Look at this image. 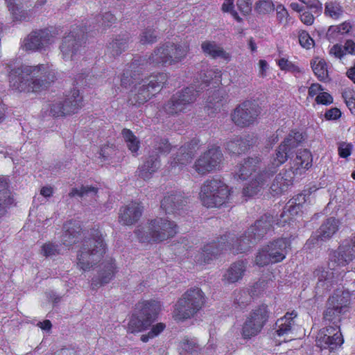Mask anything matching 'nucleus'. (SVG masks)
<instances>
[{
    "mask_svg": "<svg viewBox=\"0 0 355 355\" xmlns=\"http://www.w3.org/2000/svg\"><path fill=\"white\" fill-rule=\"evenodd\" d=\"M302 133L292 130L279 145L275 154L270 158L267 168L260 171L261 159L259 157H248L239 164L234 171V178L245 180L254 174L252 179L243 188V193L251 197L258 193L268 182L278 168L287 161L295 149L302 141Z\"/></svg>",
    "mask_w": 355,
    "mask_h": 355,
    "instance_id": "1",
    "label": "nucleus"
},
{
    "mask_svg": "<svg viewBox=\"0 0 355 355\" xmlns=\"http://www.w3.org/2000/svg\"><path fill=\"white\" fill-rule=\"evenodd\" d=\"M273 223V217L270 214H265L239 237L235 238L230 233L224 234L217 243L212 242L205 245L202 252L196 256V261L200 264L209 263L227 249L232 250L234 253H244L272 230Z\"/></svg>",
    "mask_w": 355,
    "mask_h": 355,
    "instance_id": "2",
    "label": "nucleus"
},
{
    "mask_svg": "<svg viewBox=\"0 0 355 355\" xmlns=\"http://www.w3.org/2000/svg\"><path fill=\"white\" fill-rule=\"evenodd\" d=\"M355 259V237L350 241H344L334 252L329 263V269L318 268L314 272L318 282L315 286V294L322 296L339 281L338 275L336 272V266H345Z\"/></svg>",
    "mask_w": 355,
    "mask_h": 355,
    "instance_id": "3",
    "label": "nucleus"
},
{
    "mask_svg": "<svg viewBox=\"0 0 355 355\" xmlns=\"http://www.w3.org/2000/svg\"><path fill=\"white\" fill-rule=\"evenodd\" d=\"M49 67L46 64L34 66L21 65L9 72V80L12 89L19 92H38L50 84Z\"/></svg>",
    "mask_w": 355,
    "mask_h": 355,
    "instance_id": "4",
    "label": "nucleus"
},
{
    "mask_svg": "<svg viewBox=\"0 0 355 355\" xmlns=\"http://www.w3.org/2000/svg\"><path fill=\"white\" fill-rule=\"evenodd\" d=\"M106 250L103 234L98 230H92L77 255V265L83 271L90 270L103 258Z\"/></svg>",
    "mask_w": 355,
    "mask_h": 355,
    "instance_id": "5",
    "label": "nucleus"
},
{
    "mask_svg": "<svg viewBox=\"0 0 355 355\" xmlns=\"http://www.w3.org/2000/svg\"><path fill=\"white\" fill-rule=\"evenodd\" d=\"M178 232V226L166 218L149 220L135 232L138 239L143 243H159L173 237Z\"/></svg>",
    "mask_w": 355,
    "mask_h": 355,
    "instance_id": "6",
    "label": "nucleus"
},
{
    "mask_svg": "<svg viewBox=\"0 0 355 355\" xmlns=\"http://www.w3.org/2000/svg\"><path fill=\"white\" fill-rule=\"evenodd\" d=\"M230 191L229 187L220 178H214L204 182L199 197L205 207H219L228 202Z\"/></svg>",
    "mask_w": 355,
    "mask_h": 355,
    "instance_id": "7",
    "label": "nucleus"
},
{
    "mask_svg": "<svg viewBox=\"0 0 355 355\" xmlns=\"http://www.w3.org/2000/svg\"><path fill=\"white\" fill-rule=\"evenodd\" d=\"M189 47L186 44L165 42L157 46L148 57V62L154 66L175 65L187 57Z\"/></svg>",
    "mask_w": 355,
    "mask_h": 355,
    "instance_id": "8",
    "label": "nucleus"
},
{
    "mask_svg": "<svg viewBox=\"0 0 355 355\" xmlns=\"http://www.w3.org/2000/svg\"><path fill=\"white\" fill-rule=\"evenodd\" d=\"M205 297L199 288L188 290L177 302L173 311L176 320H183L193 317L205 304Z\"/></svg>",
    "mask_w": 355,
    "mask_h": 355,
    "instance_id": "9",
    "label": "nucleus"
},
{
    "mask_svg": "<svg viewBox=\"0 0 355 355\" xmlns=\"http://www.w3.org/2000/svg\"><path fill=\"white\" fill-rule=\"evenodd\" d=\"M291 249L290 238H279L261 248L256 257L255 263L264 266L282 261Z\"/></svg>",
    "mask_w": 355,
    "mask_h": 355,
    "instance_id": "10",
    "label": "nucleus"
},
{
    "mask_svg": "<svg viewBox=\"0 0 355 355\" xmlns=\"http://www.w3.org/2000/svg\"><path fill=\"white\" fill-rule=\"evenodd\" d=\"M168 76L166 73H159L144 78H141L134 86L130 101L133 105L144 104L159 90L166 83Z\"/></svg>",
    "mask_w": 355,
    "mask_h": 355,
    "instance_id": "11",
    "label": "nucleus"
},
{
    "mask_svg": "<svg viewBox=\"0 0 355 355\" xmlns=\"http://www.w3.org/2000/svg\"><path fill=\"white\" fill-rule=\"evenodd\" d=\"M158 305L155 302L144 301L136 305L128 325V331L138 333L146 330L155 320Z\"/></svg>",
    "mask_w": 355,
    "mask_h": 355,
    "instance_id": "12",
    "label": "nucleus"
},
{
    "mask_svg": "<svg viewBox=\"0 0 355 355\" xmlns=\"http://www.w3.org/2000/svg\"><path fill=\"white\" fill-rule=\"evenodd\" d=\"M85 31L78 27L73 28L64 35L60 45L62 58L67 61H77L85 52Z\"/></svg>",
    "mask_w": 355,
    "mask_h": 355,
    "instance_id": "13",
    "label": "nucleus"
},
{
    "mask_svg": "<svg viewBox=\"0 0 355 355\" xmlns=\"http://www.w3.org/2000/svg\"><path fill=\"white\" fill-rule=\"evenodd\" d=\"M198 92L193 87H187L173 94L164 105V110L168 114H178L189 110L196 101Z\"/></svg>",
    "mask_w": 355,
    "mask_h": 355,
    "instance_id": "14",
    "label": "nucleus"
},
{
    "mask_svg": "<svg viewBox=\"0 0 355 355\" xmlns=\"http://www.w3.org/2000/svg\"><path fill=\"white\" fill-rule=\"evenodd\" d=\"M268 307L261 305L253 309L247 317L241 329L242 337L251 338L259 334L268 320Z\"/></svg>",
    "mask_w": 355,
    "mask_h": 355,
    "instance_id": "15",
    "label": "nucleus"
},
{
    "mask_svg": "<svg viewBox=\"0 0 355 355\" xmlns=\"http://www.w3.org/2000/svg\"><path fill=\"white\" fill-rule=\"evenodd\" d=\"M223 161V155L220 148L213 146L196 160L193 167L196 173L205 175L220 170Z\"/></svg>",
    "mask_w": 355,
    "mask_h": 355,
    "instance_id": "16",
    "label": "nucleus"
},
{
    "mask_svg": "<svg viewBox=\"0 0 355 355\" xmlns=\"http://www.w3.org/2000/svg\"><path fill=\"white\" fill-rule=\"evenodd\" d=\"M260 113L261 108L258 104L245 101L234 110L231 119L236 125L244 128L254 124Z\"/></svg>",
    "mask_w": 355,
    "mask_h": 355,
    "instance_id": "17",
    "label": "nucleus"
},
{
    "mask_svg": "<svg viewBox=\"0 0 355 355\" xmlns=\"http://www.w3.org/2000/svg\"><path fill=\"white\" fill-rule=\"evenodd\" d=\"M82 99L79 91L73 89L64 101L55 102L51 104L50 113L55 117L74 114L82 107Z\"/></svg>",
    "mask_w": 355,
    "mask_h": 355,
    "instance_id": "18",
    "label": "nucleus"
},
{
    "mask_svg": "<svg viewBox=\"0 0 355 355\" xmlns=\"http://www.w3.org/2000/svg\"><path fill=\"white\" fill-rule=\"evenodd\" d=\"M55 41V37L49 29H40L31 32L24 41L26 51H43Z\"/></svg>",
    "mask_w": 355,
    "mask_h": 355,
    "instance_id": "19",
    "label": "nucleus"
},
{
    "mask_svg": "<svg viewBox=\"0 0 355 355\" xmlns=\"http://www.w3.org/2000/svg\"><path fill=\"white\" fill-rule=\"evenodd\" d=\"M306 201V195L303 193H300L291 199L281 214L277 224L279 226H284L286 223H290V221L293 219L294 216L298 215L302 211Z\"/></svg>",
    "mask_w": 355,
    "mask_h": 355,
    "instance_id": "20",
    "label": "nucleus"
},
{
    "mask_svg": "<svg viewBox=\"0 0 355 355\" xmlns=\"http://www.w3.org/2000/svg\"><path fill=\"white\" fill-rule=\"evenodd\" d=\"M187 202L188 199L184 196L182 192L171 191L167 192L164 196L161 201V208L166 214H179V211Z\"/></svg>",
    "mask_w": 355,
    "mask_h": 355,
    "instance_id": "21",
    "label": "nucleus"
},
{
    "mask_svg": "<svg viewBox=\"0 0 355 355\" xmlns=\"http://www.w3.org/2000/svg\"><path fill=\"white\" fill-rule=\"evenodd\" d=\"M313 157L311 152L306 149L297 153L295 158L290 162L289 171L295 178L303 175L312 166Z\"/></svg>",
    "mask_w": 355,
    "mask_h": 355,
    "instance_id": "22",
    "label": "nucleus"
},
{
    "mask_svg": "<svg viewBox=\"0 0 355 355\" xmlns=\"http://www.w3.org/2000/svg\"><path fill=\"white\" fill-rule=\"evenodd\" d=\"M297 315V313L293 311L286 313L284 317L279 318L275 322L276 334L279 337H288L292 339L295 336L294 331L297 327L295 321Z\"/></svg>",
    "mask_w": 355,
    "mask_h": 355,
    "instance_id": "23",
    "label": "nucleus"
},
{
    "mask_svg": "<svg viewBox=\"0 0 355 355\" xmlns=\"http://www.w3.org/2000/svg\"><path fill=\"white\" fill-rule=\"evenodd\" d=\"M143 208L139 203L132 202L122 207L119 211V220L125 225H132L141 218Z\"/></svg>",
    "mask_w": 355,
    "mask_h": 355,
    "instance_id": "24",
    "label": "nucleus"
},
{
    "mask_svg": "<svg viewBox=\"0 0 355 355\" xmlns=\"http://www.w3.org/2000/svg\"><path fill=\"white\" fill-rule=\"evenodd\" d=\"M247 268V263L239 261L231 264L223 276V280L227 284H234L241 280Z\"/></svg>",
    "mask_w": 355,
    "mask_h": 355,
    "instance_id": "25",
    "label": "nucleus"
},
{
    "mask_svg": "<svg viewBox=\"0 0 355 355\" xmlns=\"http://www.w3.org/2000/svg\"><path fill=\"white\" fill-rule=\"evenodd\" d=\"M295 178L289 170H286L284 173H279L276 175L270 186L272 195H279L286 191L288 187L293 184Z\"/></svg>",
    "mask_w": 355,
    "mask_h": 355,
    "instance_id": "26",
    "label": "nucleus"
},
{
    "mask_svg": "<svg viewBox=\"0 0 355 355\" xmlns=\"http://www.w3.org/2000/svg\"><path fill=\"white\" fill-rule=\"evenodd\" d=\"M64 233L61 241L66 246H70L78 241L80 234V225L78 221H68L64 225Z\"/></svg>",
    "mask_w": 355,
    "mask_h": 355,
    "instance_id": "27",
    "label": "nucleus"
},
{
    "mask_svg": "<svg viewBox=\"0 0 355 355\" xmlns=\"http://www.w3.org/2000/svg\"><path fill=\"white\" fill-rule=\"evenodd\" d=\"M115 274V265L113 262L105 265L102 270L92 279L91 286L95 289L105 284H108L114 277Z\"/></svg>",
    "mask_w": 355,
    "mask_h": 355,
    "instance_id": "28",
    "label": "nucleus"
},
{
    "mask_svg": "<svg viewBox=\"0 0 355 355\" xmlns=\"http://www.w3.org/2000/svg\"><path fill=\"white\" fill-rule=\"evenodd\" d=\"M350 300V293L348 291L338 288L333 295L329 297L328 302L329 304L334 306L339 311L341 310L346 313L349 310Z\"/></svg>",
    "mask_w": 355,
    "mask_h": 355,
    "instance_id": "29",
    "label": "nucleus"
},
{
    "mask_svg": "<svg viewBox=\"0 0 355 355\" xmlns=\"http://www.w3.org/2000/svg\"><path fill=\"white\" fill-rule=\"evenodd\" d=\"M159 167L160 162L158 155L156 153L153 154L139 167L137 171L138 175L144 180H148L151 178L152 174L157 171Z\"/></svg>",
    "mask_w": 355,
    "mask_h": 355,
    "instance_id": "30",
    "label": "nucleus"
},
{
    "mask_svg": "<svg viewBox=\"0 0 355 355\" xmlns=\"http://www.w3.org/2000/svg\"><path fill=\"white\" fill-rule=\"evenodd\" d=\"M6 1L13 21H26L31 17V15L23 9L21 0H6Z\"/></svg>",
    "mask_w": 355,
    "mask_h": 355,
    "instance_id": "31",
    "label": "nucleus"
},
{
    "mask_svg": "<svg viewBox=\"0 0 355 355\" xmlns=\"http://www.w3.org/2000/svg\"><path fill=\"white\" fill-rule=\"evenodd\" d=\"M202 51L211 57L212 58H220L225 60H230V55L229 53L224 51V49L216 44L214 42L205 41L201 44Z\"/></svg>",
    "mask_w": 355,
    "mask_h": 355,
    "instance_id": "32",
    "label": "nucleus"
},
{
    "mask_svg": "<svg viewBox=\"0 0 355 355\" xmlns=\"http://www.w3.org/2000/svg\"><path fill=\"white\" fill-rule=\"evenodd\" d=\"M12 204L8 180L0 178V217L3 216L9 205Z\"/></svg>",
    "mask_w": 355,
    "mask_h": 355,
    "instance_id": "33",
    "label": "nucleus"
},
{
    "mask_svg": "<svg viewBox=\"0 0 355 355\" xmlns=\"http://www.w3.org/2000/svg\"><path fill=\"white\" fill-rule=\"evenodd\" d=\"M128 36L125 34L118 35L107 46V52L112 56L119 55L128 47Z\"/></svg>",
    "mask_w": 355,
    "mask_h": 355,
    "instance_id": "34",
    "label": "nucleus"
},
{
    "mask_svg": "<svg viewBox=\"0 0 355 355\" xmlns=\"http://www.w3.org/2000/svg\"><path fill=\"white\" fill-rule=\"evenodd\" d=\"M250 144L249 140L236 137L226 144V149L232 154L240 155L245 153L249 148Z\"/></svg>",
    "mask_w": 355,
    "mask_h": 355,
    "instance_id": "35",
    "label": "nucleus"
},
{
    "mask_svg": "<svg viewBox=\"0 0 355 355\" xmlns=\"http://www.w3.org/2000/svg\"><path fill=\"white\" fill-rule=\"evenodd\" d=\"M338 221L334 218H329L320 226L318 231V239L324 240L330 238L338 230Z\"/></svg>",
    "mask_w": 355,
    "mask_h": 355,
    "instance_id": "36",
    "label": "nucleus"
},
{
    "mask_svg": "<svg viewBox=\"0 0 355 355\" xmlns=\"http://www.w3.org/2000/svg\"><path fill=\"white\" fill-rule=\"evenodd\" d=\"M193 155V151L187 146H181L175 157L171 162L172 168L183 166L189 163Z\"/></svg>",
    "mask_w": 355,
    "mask_h": 355,
    "instance_id": "37",
    "label": "nucleus"
},
{
    "mask_svg": "<svg viewBox=\"0 0 355 355\" xmlns=\"http://www.w3.org/2000/svg\"><path fill=\"white\" fill-rule=\"evenodd\" d=\"M311 67L317 78L320 81H327L329 80L327 64L324 60L315 58L311 62Z\"/></svg>",
    "mask_w": 355,
    "mask_h": 355,
    "instance_id": "38",
    "label": "nucleus"
},
{
    "mask_svg": "<svg viewBox=\"0 0 355 355\" xmlns=\"http://www.w3.org/2000/svg\"><path fill=\"white\" fill-rule=\"evenodd\" d=\"M343 6L338 1H328L324 4V14L334 20L340 19L344 14Z\"/></svg>",
    "mask_w": 355,
    "mask_h": 355,
    "instance_id": "39",
    "label": "nucleus"
},
{
    "mask_svg": "<svg viewBox=\"0 0 355 355\" xmlns=\"http://www.w3.org/2000/svg\"><path fill=\"white\" fill-rule=\"evenodd\" d=\"M98 189L89 185H83L80 189L72 188L69 193L71 198L78 196L83 199H95Z\"/></svg>",
    "mask_w": 355,
    "mask_h": 355,
    "instance_id": "40",
    "label": "nucleus"
},
{
    "mask_svg": "<svg viewBox=\"0 0 355 355\" xmlns=\"http://www.w3.org/2000/svg\"><path fill=\"white\" fill-rule=\"evenodd\" d=\"M121 134L129 150L136 155L140 146V142L137 137L130 130L126 128L122 130Z\"/></svg>",
    "mask_w": 355,
    "mask_h": 355,
    "instance_id": "41",
    "label": "nucleus"
},
{
    "mask_svg": "<svg viewBox=\"0 0 355 355\" xmlns=\"http://www.w3.org/2000/svg\"><path fill=\"white\" fill-rule=\"evenodd\" d=\"M328 330L320 329L316 336V345L321 349L329 348L331 350L336 349L338 345H334L333 340H331L330 336L326 334Z\"/></svg>",
    "mask_w": 355,
    "mask_h": 355,
    "instance_id": "42",
    "label": "nucleus"
},
{
    "mask_svg": "<svg viewBox=\"0 0 355 355\" xmlns=\"http://www.w3.org/2000/svg\"><path fill=\"white\" fill-rule=\"evenodd\" d=\"M96 21L98 22L97 31L103 32L107 28L116 23V18L112 13L106 12L102 15L98 16Z\"/></svg>",
    "mask_w": 355,
    "mask_h": 355,
    "instance_id": "43",
    "label": "nucleus"
},
{
    "mask_svg": "<svg viewBox=\"0 0 355 355\" xmlns=\"http://www.w3.org/2000/svg\"><path fill=\"white\" fill-rule=\"evenodd\" d=\"M276 18L279 24H282L284 27L288 26L293 23V19L290 16L288 10L282 4H279L276 7Z\"/></svg>",
    "mask_w": 355,
    "mask_h": 355,
    "instance_id": "44",
    "label": "nucleus"
},
{
    "mask_svg": "<svg viewBox=\"0 0 355 355\" xmlns=\"http://www.w3.org/2000/svg\"><path fill=\"white\" fill-rule=\"evenodd\" d=\"M275 9V4L271 0H259L254 4V10L259 15L270 14Z\"/></svg>",
    "mask_w": 355,
    "mask_h": 355,
    "instance_id": "45",
    "label": "nucleus"
},
{
    "mask_svg": "<svg viewBox=\"0 0 355 355\" xmlns=\"http://www.w3.org/2000/svg\"><path fill=\"white\" fill-rule=\"evenodd\" d=\"M199 351V347L193 340H185L180 344V355H198Z\"/></svg>",
    "mask_w": 355,
    "mask_h": 355,
    "instance_id": "46",
    "label": "nucleus"
},
{
    "mask_svg": "<svg viewBox=\"0 0 355 355\" xmlns=\"http://www.w3.org/2000/svg\"><path fill=\"white\" fill-rule=\"evenodd\" d=\"M344 313H345V311H339L334 306H331V304H328V306L324 313V319L326 321L333 322L335 324L336 320L340 321V316Z\"/></svg>",
    "mask_w": 355,
    "mask_h": 355,
    "instance_id": "47",
    "label": "nucleus"
},
{
    "mask_svg": "<svg viewBox=\"0 0 355 355\" xmlns=\"http://www.w3.org/2000/svg\"><path fill=\"white\" fill-rule=\"evenodd\" d=\"M322 330H328L326 334L329 335L331 340H333L334 345L340 346L343 343V336L340 331L339 327L337 324L335 326H329L322 329Z\"/></svg>",
    "mask_w": 355,
    "mask_h": 355,
    "instance_id": "48",
    "label": "nucleus"
},
{
    "mask_svg": "<svg viewBox=\"0 0 355 355\" xmlns=\"http://www.w3.org/2000/svg\"><path fill=\"white\" fill-rule=\"evenodd\" d=\"M342 96L352 114L355 115V92L350 88H345L342 92Z\"/></svg>",
    "mask_w": 355,
    "mask_h": 355,
    "instance_id": "49",
    "label": "nucleus"
},
{
    "mask_svg": "<svg viewBox=\"0 0 355 355\" xmlns=\"http://www.w3.org/2000/svg\"><path fill=\"white\" fill-rule=\"evenodd\" d=\"M157 40V34L154 29L147 28L144 29L139 37V41L142 44H153Z\"/></svg>",
    "mask_w": 355,
    "mask_h": 355,
    "instance_id": "50",
    "label": "nucleus"
},
{
    "mask_svg": "<svg viewBox=\"0 0 355 355\" xmlns=\"http://www.w3.org/2000/svg\"><path fill=\"white\" fill-rule=\"evenodd\" d=\"M223 97L220 95V93L219 91H217L214 94V96L211 97V98L208 102V105L207 106V109H212L214 110L212 113L217 112L220 109V107L223 105Z\"/></svg>",
    "mask_w": 355,
    "mask_h": 355,
    "instance_id": "51",
    "label": "nucleus"
},
{
    "mask_svg": "<svg viewBox=\"0 0 355 355\" xmlns=\"http://www.w3.org/2000/svg\"><path fill=\"white\" fill-rule=\"evenodd\" d=\"M140 79L139 73H134L133 75H131L128 71H126L123 73L121 77V85L125 87H127L130 84H134L135 85Z\"/></svg>",
    "mask_w": 355,
    "mask_h": 355,
    "instance_id": "52",
    "label": "nucleus"
},
{
    "mask_svg": "<svg viewBox=\"0 0 355 355\" xmlns=\"http://www.w3.org/2000/svg\"><path fill=\"white\" fill-rule=\"evenodd\" d=\"M60 253L59 246L52 243H46L42 247V254L48 257L57 255Z\"/></svg>",
    "mask_w": 355,
    "mask_h": 355,
    "instance_id": "53",
    "label": "nucleus"
},
{
    "mask_svg": "<svg viewBox=\"0 0 355 355\" xmlns=\"http://www.w3.org/2000/svg\"><path fill=\"white\" fill-rule=\"evenodd\" d=\"M298 37L299 42L303 48L309 49L313 46L314 41L306 31H300Z\"/></svg>",
    "mask_w": 355,
    "mask_h": 355,
    "instance_id": "54",
    "label": "nucleus"
},
{
    "mask_svg": "<svg viewBox=\"0 0 355 355\" xmlns=\"http://www.w3.org/2000/svg\"><path fill=\"white\" fill-rule=\"evenodd\" d=\"M253 0H237L236 5L243 15H249L252 11Z\"/></svg>",
    "mask_w": 355,
    "mask_h": 355,
    "instance_id": "55",
    "label": "nucleus"
},
{
    "mask_svg": "<svg viewBox=\"0 0 355 355\" xmlns=\"http://www.w3.org/2000/svg\"><path fill=\"white\" fill-rule=\"evenodd\" d=\"M221 77V71L218 69H209L204 73V77L202 78V81L207 85V83H209L211 80L214 78L217 79L218 80Z\"/></svg>",
    "mask_w": 355,
    "mask_h": 355,
    "instance_id": "56",
    "label": "nucleus"
},
{
    "mask_svg": "<svg viewBox=\"0 0 355 355\" xmlns=\"http://www.w3.org/2000/svg\"><path fill=\"white\" fill-rule=\"evenodd\" d=\"M277 64L282 70L293 72L298 71V67L286 58L279 59Z\"/></svg>",
    "mask_w": 355,
    "mask_h": 355,
    "instance_id": "57",
    "label": "nucleus"
},
{
    "mask_svg": "<svg viewBox=\"0 0 355 355\" xmlns=\"http://www.w3.org/2000/svg\"><path fill=\"white\" fill-rule=\"evenodd\" d=\"M352 26L349 21H345L338 26H331L329 31L340 33L341 34L347 33L350 31Z\"/></svg>",
    "mask_w": 355,
    "mask_h": 355,
    "instance_id": "58",
    "label": "nucleus"
},
{
    "mask_svg": "<svg viewBox=\"0 0 355 355\" xmlns=\"http://www.w3.org/2000/svg\"><path fill=\"white\" fill-rule=\"evenodd\" d=\"M315 101L318 104L329 105L333 102V98L329 94L322 92L316 96Z\"/></svg>",
    "mask_w": 355,
    "mask_h": 355,
    "instance_id": "59",
    "label": "nucleus"
},
{
    "mask_svg": "<svg viewBox=\"0 0 355 355\" xmlns=\"http://www.w3.org/2000/svg\"><path fill=\"white\" fill-rule=\"evenodd\" d=\"M352 146L349 144H340L338 147L339 155L343 158L347 157L352 153Z\"/></svg>",
    "mask_w": 355,
    "mask_h": 355,
    "instance_id": "60",
    "label": "nucleus"
},
{
    "mask_svg": "<svg viewBox=\"0 0 355 355\" xmlns=\"http://www.w3.org/2000/svg\"><path fill=\"white\" fill-rule=\"evenodd\" d=\"M340 116L341 112L337 107H334L328 110L324 114V116L327 120H336L340 118Z\"/></svg>",
    "mask_w": 355,
    "mask_h": 355,
    "instance_id": "61",
    "label": "nucleus"
},
{
    "mask_svg": "<svg viewBox=\"0 0 355 355\" xmlns=\"http://www.w3.org/2000/svg\"><path fill=\"white\" fill-rule=\"evenodd\" d=\"M306 5L307 8L313 10L315 14L320 15L322 12V4L319 1H308Z\"/></svg>",
    "mask_w": 355,
    "mask_h": 355,
    "instance_id": "62",
    "label": "nucleus"
},
{
    "mask_svg": "<svg viewBox=\"0 0 355 355\" xmlns=\"http://www.w3.org/2000/svg\"><path fill=\"white\" fill-rule=\"evenodd\" d=\"M301 21L306 26H311L314 22V17L310 12L306 11L300 15Z\"/></svg>",
    "mask_w": 355,
    "mask_h": 355,
    "instance_id": "63",
    "label": "nucleus"
},
{
    "mask_svg": "<svg viewBox=\"0 0 355 355\" xmlns=\"http://www.w3.org/2000/svg\"><path fill=\"white\" fill-rule=\"evenodd\" d=\"M329 54L336 58H341L345 55V51L341 45L335 44L330 49Z\"/></svg>",
    "mask_w": 355,
    "mask_h": 355,
    "instance_id": "64",
    "label": "nucleus"
}]
</instances>
